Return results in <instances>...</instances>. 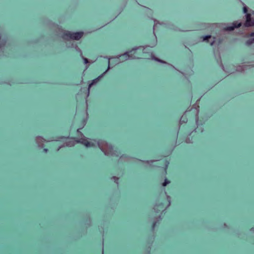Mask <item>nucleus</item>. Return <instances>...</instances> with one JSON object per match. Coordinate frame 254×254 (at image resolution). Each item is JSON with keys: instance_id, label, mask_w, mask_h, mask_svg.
I'll use <instances>...</instances> for the list:
<instances>
[{"instance_id": "423d86ee", "label": "nucleus", "mask_w": 254, "mask_h": 254, "mask_svg": "<svg viewBox=\"0 0 254 254\" xmlns=\"http://www.w3.org/2000/svg\"><path fill=\"white\" fill-rule=\"evenodd\" d=\"M81 142L86 147H91L93 145L92 143L85 139H82Z\"/></svg>"}, {"instance_id": "2eb2a0df", "label": "nucleus", "mask_w": 254, "mask_h": 254, "mask_svg": "<svg viewBox=\"0 0 254 254\" xmlns=\"http://www.w3.org/2000/svg\"><path fill=\"white\" fill-rule=\"evenodd\" d=\"M110 67V59H108V68Z\"/></svg>"}, {"instance_id": "a211bd4d", "label": "nucleus", "mask_w": 254, "mask_h": 254, "mask_svg": "<svg viewBox=\"0 0 254 254\" xmlns=\"http://www.w3.org/2000/svg\"><path fill=\"white\" fill-rule=\"evenodd\" d=\"M102 151L104 153V154H106V152H105V151H104V150H103L102 149Z\"/></svg>"}, {"instance_id": "1a4fd4ad", "label": "nucleus", "mask_w": 254, "mask_h": 254, "mask_svg": "<svg viewBox=\"0 0 254 254\" xmlns=\"http://www.w3.org/2000/svg\"><path fill=\"white\" fill-rule=\"evenodd\" d=\"M211 38V35H207V36L202 37L203 41H208V39H210Z\"/></svg>"}, {"instance_id": "9b49d317", "label": "nucleus", "mask_w": 254, "mask_h": 254, "mask_svg": "<svg viewBox=\"0 0 254 254\" xmlns=\"http://www.w3.org/2000/svg\"><path fill=\"white\" fill-rule=\"evenodd\" d=\"M243 10H244V12L246 13L248 11V9L246 6H245L243 7Z\"/></svg>"}, {"instance_id": "f03ea898", "label": "nucleus", "mask_w": 254, "mask_h": 254, "mask_svg": "<svg viewBox=\"0 0 254 254\" xmlns=\"http://www.w3.org/2000/svg\"><path fill=\"white\" fill-rule=\"evenodd\" d=\"M136 50H137L136 49H133L132 50H131L129 52H127V53H125L124 54L122 55V56H120V58L121 59H125L126 60L129 59L130 58H132V59L135 58V56L133 57L132 56L136 53Z\"/></svg>"}, {"instance_id": "f3484780", "label": "nucleus", "mask_w": 254, "mask_h": 254, "mask_svg": "<svg viewBox=\"0 0 254 254\" xmlns=\"http://www.w3.org/2000/svg\"><path fill=\"white\" fill-rule=\"evenodd\" d=\"M44 151L46 152L48 151V149L47 148H44Z\"/></svg>"}, {"instance_id": "7ed1b4c3", "label": "nucleus", "mask_w": 254, "mask_h": 254, "mask_svg": "<svg viewBox=\"0 0 254 254\" xmlns=\"http://www.w3.org/2000/svg\"><path fill=\"white\" fill-rule=\"evenodd\" d=\"M254 25V19L253 20L251 18L250 14H247L246 15V21L245 23L246 27H249Z\"/></svg>"}, {"instance_id": "6e6552de", "label": "nucleus", "mask_w": 254, "mask_h": 254, "mask_svg": "<svg viewBox=\"0 0 254 254\" xmlns=\"http://www.w3.org/2000/svg\"><path fill=\"white\" fill-rule=\"evenodd\" d=\"M169 161L167 159H165L164 160V170H165V172H166V170H167V167H168V166L169 165Z\"/></svg>"}, {"instance_id": "ddd939ff", "label": "nucleus", "mask_w": 254, "mask_h": 254, "mask_svg": "<svg viewBox=\"0 0 254 254\" xmlns=\"http://www.w3.org/2000/svg\"><path fill=\"white\" fill-rule=\"evenodd\" d=\"M214 42H215V40H213V41L210 43V45L211 46H213L214 43Z\"/></svg>"}, {"instance_id": "4468645a", "label": "nucleus", "mask_w": 254, "mask_h": 254, "mask_svg": "<svg viewBox=\"0 0 254 254\" xmlns=\"http://www.w3.org/2000/svg\"><path fill=\"white\" fill-rule=\"evenodd\" d=\"M156 225V222H154L152 224V227L154 228Z\"/></svg>"}, {"instance_id": "20e7f679", "label": "nucleus", "mask_w": 254, "mask_h": 254, "mask_svg": "<svg viewBox=\"0 0 254 254\" xmlns=\"http://www.w3.org/2000/svg\"><path fill=\"white\" fill-rule=\"evenodd\" d=\"M242 25L241 23L237 24V22H234L232 26H226L224 28V29L226 31H232L235 28H239Z\"/></svg>"}, {"instance_id": "9d476101", "label": "nucleus", "mask_w": 254, "mask_h": 254, "mask_svg": "<svg viewBox=\"0 0 254 254\" xmlns=\"http://www.w3.org/2000/svg\"><path fill=\"white\" fill-rule=\"evenodd\" d=\"M170 183V181L167 179H165L164 182L163 183V186L164 187L166 186L168 184Z\"/></svg>"}, {"instance_id": "f257e3e1", "label": "nucleus", "mask_w": 254, "mask_h": 254, "mask_svg": "<svg viewBox=\"0 0 254 254\" xmlns=\"http://www.w3.org/2000/svg\"><path fill=\"white\" fill-rule=\"evenodd\" d=\"M82 32H78L71 33L69 31H66L63 34V38L64 39L69 38L73 40H79L83 36Z\"/></svg>"}, {"instance_id": "6ab92c4d", "label": "nucleus", "mask_w": 254, "mask_h": 254, "mask_svg": "<svg viewBox=\"0 0 254 254\" xmlns=\"http://www.w3.org/2000/svg\"><path fill=\"white\" fill-rule=\"evenodd\" d=\"M251 230H253V231L254 232V228H252Z\"/></svg>"}, {"instance_id": "aec40b11", "label": "nucleus", "mask_w": 254, "mask_h": 254, "mask_svg": "<svg viewBox=\"0 0 254 254\" xmlns=\"http://www.w3.org/2000/svg\"><path fill=\"white\" fill-rule=\"evenodd\" d=\"M76 141L77 142H80L79 141H78V140H76Z\"/></svg>"}, {"instance_id": "39448f33", "label": "nucleus", "mask_w": 254, "mask_h": 254, "mask_svg": "<svg viewBox=\"0 0 254 254\" xmlns=\"http://www.w3.org/2000/svg\"><path fill=\"white\" fill-rule=\"evenodd\" d=\"M249 37L251 38L248 40L246 42V44L248 46H250L254 43V32H252L251 34L248 35L247 37Z\"/></svg>"}, {"instance_id": "dca6fc26", "label": "nucleus", "mask_w": 254, "mask_h": 254, "mask_svg": "<svg viewBox=\"0 0 254 254\" xmlns=\"http://www.w3.org/2000/svg\"><path fill=\"white\" fill-rule=\"evenodd\" d=\"M182 121L184 122H187V119H185V120H183Z\"/></svg>"}, {"instance_id": "0eeeda50", "label": "nucleus", "mask_w": 254, "mask_h": 254, "mask_svg": "<svg viewBox=\"0 0 254 254\" xmlns=\"http://www.w3.org/2000/svg\"><path fill=\"white\" fill-rule=\"evenodd\" d=\"M99 80V77L98 78H97L96 79H94L93 81H92V82L89 84V87L88 88V89H87L86 90V96H88V95H89V90H90V88L91 87L92 85L94 84L95 83H96V82H97V81Z\"/></svg>"}, {"instance_id": "f8f14e48", "label": "nucleus", "mask_w": 254, "mask_h": 254, "mask_svg": "<svg viewBox=\"0 0 254 254\" xmlns=\"http://www.w3.org/2000/svg\"><path fill=\"white\" fill-rule=\"evenodd\" d=\"M84 60L85 63H86V64L88 63V61L87 59H84Z\"/></svg>"}]
</instances>
